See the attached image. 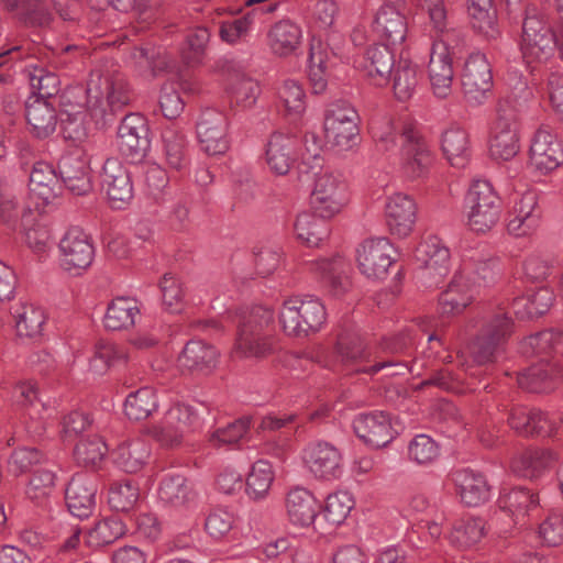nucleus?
Segmentation results:
<instances>
[{
    "label": "nucleus",
    "mask_w": 563,
    "mask_h": 563,
    "mask_svg": "<svg viewBox=\"0 0 563 563\" xmlns=\"http://www.w3.org/2000/svg\"><path fill=\"white\" fill-rule=\"evenodd\" d=\"M427 323L426 318L417 319L397 333L384 338L377 350L367 347L357 333L343 332L334 347L335 361L355 373L374 375L387 371L385 376L407 373L419 376L424 363L419 360L411 362L410 358L422 338L421 333L428 330Z\"/></svg>",
    "instance_id": "nucleus-1"
},
{
    "label": "nucleus",
    "mask_w": 563,
    "mask_h": 563,
    "mask_svg": "<svg viewBox=\"0 0 563 563\" xmlns=\"http://www.w3.org/2000/svg\"><path fill=\"white\" fill-rule=\"evenodd\" d=\"M130 101L126 82L120 74L103 68L91 70L86 87H70L62 97L59 125L63 137L81 143L87 137L86 115L104 120L108 110L115 112Z\"/></svg>",
    "instance_id": "nucleus-2"
},
{
    "label": "nucleus",
    "mask_w": 563,
    "mask_h": 563,
    "mask_svg": "<svg viewBox=\"0 0 563 563\" xmlns=\"http://www.w3.org/2000/svg\"><path fill=\"white\" fill-rule=\"evenodd\" d=\"M500 264L484 247L463 243L460 246V266L446 288L439 296V311L443 316L461 313L481 289L494 286L500 277Z\"/></svg>",
    "instance_id": "nucleus-3"
},
{
    "label": "nucleus",
    "mask_w": 563,
    "mask_h": 563,
    "mask_svg": "<svg viewBox=\"0 0 563 563\" xmlns=\"http://www.w3.org/2000/svg\"><path fill=\"white\" fill-rule=\"evenodd\" d=\"M506 92L497 103L496 120L489 133V155L508 162L520 151L517 120L532 101L533 92L522 73L510 67L505 77Z\"/></svg>",
    "instance_id": "nucleus-4"
},
{
    "label": "nucleus",
    "mask_w": 563,
    "mask_h": 563,
    "mask_svg": "<svg viewBox=\"0 0 563 563\" xmlns=\"http://www.w3.org/2000/svg\"><path fill=\"white\" fill-rule=\"evenodd\" d=\"M379 146L388 151L401 141L399 164L404 175L410 179L424 177L432 163L428 144L420 137L416 128L402 120L387 119L374 131Z\"/></svg>",
    "instance_id": "nucleus-5"
},
{
    "label": "nucleus",
    "mask_w": 563,
    "mask_h": 563,
    "mask_svg": "<svg viewBox=\"0 0 563 563\" xmlns=\"http://www.w3.org/2000/svg\"><path fill=\"white\" fill-rule=\"evenodd\" d=\"M423 5L429 13L433 29L440 34V38L433 41L430 49L429 78L434 95L438 98H446L452 91L454 75L449 52L454 32L449 27L444 0H424Z\"/></svg>",
    "instance_id": "nucleus-6"
},
{
    "label": "nucleus",
    "mask_w": 563,
    "mask_h": 563,
    "mask_svg": "<svg viewBox=\"0 0 563 563\" xmlns=\"http://www.w3.org/2000/svg\"><path fill=\"white\" fill-rule=\"evenodd\" d=\"M562 44L563 40L554 32L550 16L534 7L528 8L519 43L523 62L528 66L545 63L556 48L561 51Z\"/></svg>",
    "instance_id": "nucleus-7"
},
{
    "label": "nucleus",
    "mask_w": 563,
    "mask_h": 563,
    "mask_svg": "<svg viewBox=\"0 0 563 563\" xmlns=\"http://www.w3.org/2000/svg\"><path fill=\"white\" fill-rule=\"evenodd\" d=\"M273 311L262 305L243 307L233 317L238 332L234 353L240 357H262L271 351L265 329L273 321Z\"/></svg>",
    "instance_id": "nucleus-8"
},
{
    "label": "nucleus",
    "mask_w": 563,
    "mask_h": 563,
    "mask_svg": "<svg viewBox=\"0 0 563 563\" xmlns=\"http://www.w3.org/2000/svg\"><path fill=\"white\" fill-rule=\"evenodd\" d=\"M464 213L467 227L476 233L492 230L503 213V200L492 181L474 179L464 198Z\"/></svg>",
    "instance_id": "nucleus-9"
},
{
    "label": "nucleus",
    "mask_w": 563,
    "mask_h": 563,
    "mask_svg": "<svg viewBox=\"0 0 563 563\" xmlns=\"http://www.w3.org/2000/svg\"><path fill=\"white\" fill-rule=\"evenodd\" d=\"M207 404L189 405L175 404L165 413L162 420L152 429L153 437L164 446L180 444L187 432L200 430L210 415Z\"/></svg>",
    "instance_id": "nucleus-10"
},
{
    "label": "nucleus",
    "mask_w": 563,
    "mask_h": 563,
    "mask_svg": "<svg viewBox=\"0 0 563 563\" xmlns=\"http://www.w3.org/2000/svg\"><path fill=\"white\" fill-rule=\"evenodd\" d=\"M327 320V310L313 295L295 296L284 301L279 321L287 335L307 336L318 332Z\"/></svg>",
    "instance_id": "nucleus-11"
},
{
    "label": "nucleus",
    "mask_w": 563,
    "mask_h": 563,
    "mask_svg": "<svg viewBox=\"0 0 563 563\" xmlns=\"http://www.w3.org/2000/svg\"><path fill=\"white\" fill-rule=\"evenodd\" d=\"M512 330V321L504 308L486 311L475 340L468 352L476 364L493 362L503 351L504 344Z\"/></svg>",
    "instance_id": "nucleus-12"
},
{
    "label": "nucleus",
    "mask_w": 563,
    "mask_h": 563,
    "mask_svg": "<svg viewBox=\"0 0 563 563\" xmlns=\"http://www.w3.org/2000/svg\"><path fill=\"white\" fill-rule=\"evenodd\" d=\"M314 177L310 205L321 219H331L340 213L349 201L347 186L339 172L320 169Z\"/></svg>",
    "instance_id": "nucleus-13"
},
{
    "label": "nucleus",
    "mask_w": 563,
    "mask_h": 563,
    "mask_svg": "<svg viewBox=\"0 0 563 563\" xmlns=\"http://www.w3.org/2000/svg\"><path fill=\"white\" fill-rule=\"evenodd\" d=\"M229 117L217 106L201 108L196 119V135L201 150L208 155L224 154L230 146Z\"/></svg>",
    "instance_id": "nucleus-14"
},
{
    "label": "nucleus",
    "mask_w": 563,
    "mask_h": 563,
    "mask_svg": "<svg viewBox=\"0 0 563 563\" xmlns=\"http://www.w3.org/2000/svg\"><path fill=\"white\" fill-rule=\"evenodd\" d=\"M461 84L465 101L471 107L484 104L493 88L492 67L485 54L473 52L465 60Z\"/></svg>",
    "instance_id": "nucleus-15"
},
{
    "label": "nucleus",
    "mask_w": 563,
    "mask_h": 563,
    "mask_svg": "<svg viewBox=\"0 0 563 563\" xmlns=\"http://www.w3.org/2000/svg\"><path fill=\"white\" fill-rule=\"evenodd\" d=\"M358 114L349 104H336L325 115L327 142L336 151H349L357 144Z\"/></svg>",
    "instance_id": "nucleus-16"
},
{
    "label": "nucleus",
    "mask_w": 563,
    "mask_h": 563,
    "mask_svg": "<svg viewBox=\"0 0 563 563\" xmlns=\"http://www.w3.org/2000/svg\"><path fill=\"white\" fill-rule=\"evenodd\" d=\"M396 250L387 238L365 240L356 250L357 267L366 278L384 279L396 261Z\"/></svg>",
    "instance_id": "nucleus-17"
},
{
    "label": "nucleus",
    "mask_w": 563,
    "mask_h": 563,
    "mask_svg": "<svg viewBox=\"0 0 563 563\" xmlns=\"http://www.w3.org/2000/svg\"><path fill=\"white\" fill-rule=\"evenodd\" d=\"M420 278L426 287H438L450 268V251L438 236L424 239L416 249Z\"/></svg>",
    "instance_id": "nucleus-18"
},
{
    "label": "nucleus",
    "mask_w": 563,
    "mask_h": 563,
    "mask_svg": "<svg viewBox=\"0 0 563 563\" xmlns=\"http://www.w3.org/2000/svg\"><path fill=\"white\" fill-rule=\"evenodd\" d=\"M528 168L547 175L563 164V145L548 128H539L530 139Z\"/></svg>",
    "instance_id": "nucleus-19"
},
{
    "label": "nucleus",
    "mask_w": 563,
    "mask_h": 563,
    "mask_svg": "<svg viewBox=\"0 0 563 563\" xmlns=\"http://www.w3.org/2000/svg\"><path fill=\"white\" fill-rule=\"evenodd\" d=\"M60 267L73 275L88 268L95 257L89 236L79 228H70L58 244Z\"/></svg>",
    "instance_id": "nucleus-20"
},
{
    "label": "nucleus",
    "mask_w": 563,
    "mask_h": 563,
    "mask_svg": "<svg viewBox=\"0 0 563 563\" xmlns=\"http://www.w3.org/2000/svg\"><path fill=\"white\" fill-rule=\"evenodd\" d=\"M151 142L145 120L140 114L124 117L118 128V147L132 164H139L145 157Z\"/></svg>",
    "instance_id": "nucleus-21"
},
{
    "label": "nucleus",
    "mask_w": 563,
    "mask_h": 563,
    "mask_svg": "<svg viewBox=\"0 0 563 563\" xmlns=\"http://www.w3.org/2000/svg\"><path fill=\"white\" fill-rule=\"evenodd\" d=\"M101 187L112 209H124L133 198L131 173L118 158L104 161L101 172Z\"/></svg>",
    "instance_id": "nucleus-22"
},
{
    "label": "nucleus",
    "mask_w": 563,
    "mask_h": 563,
    "mask_svg": "<svg viewBox=\"0 0 563 563\" xmlns=\"http://www.w3.org/2000/svg\"><path fill=\"white\" fill-rule=\"evenodd\" d=\"M249 64L244 59H230L225 63V87L232 102L241 108H251L260 95V86L247 74Z\"/></svg>",
    "instance_id": "nucleus-23"
},
{
    "label": "nucleus",
    "mask_w": 563,
    "mask_h": 563,
    "mask_svg": "<svg viewBox=\"0 0 563 563\" xmlns=\"http://www.w3.org/2000/svg\"><path fill=\"white\" fill-rule=\"evenodd\" d=\"M409 509L415 514H420L422 517L412 526L408 534L410 542L415 539L422 542L434 541L442 534V523L445 516L440 511L434 503H431L426 496L417 495L412 497L409 503Z\"/></svg>",
    "instance_id": "nucleus-24"
},
{
    "label": "nucleus",
    "mask_w": 563,
    "mask_h": 563,
    "mask_svg": "<svg viewBox=\"0 0 563 563\" xmlns=\"http://www.w3.org/2000/svg\"><path fill=\"white\" fill-rule=\"evenodd\" d=\"M126 361L128 353L122 346L100 341L91 353L81 350L75 352L73 366L78 371H89L96 375H102L109 367Z\"/></svg>",
    "instance_id": "nucleus-25"
},
{
    "label": "nucleus",
    "mask_w": 563,
    "mask_h": 563,
    "mask_svg": "<svg viewBox=\"0 0 563 563\" xmlns=\"http://www.w3.org/2000/svg\"><path fill=\"white\" fill-rule=\"evenodd\" d=\"M126 361L128 353L122 346L100 341L91 353L81 350L75 352L73 366L78 371H89L96 375H102L109 367Z\"/></svg>",
    "instance_id": "nucleus-26"
},
{
    "label": "nucleus",
    "mask_w": 563,
    "mask_h": 563,
    "mask_svg": "<svg viewBox=\"0 0 563 563\" xmlns=\"http://www.w3.org/2000/svg\"><path fill=\"white\" fill-rule=\"evenodd\" d=\"M353 429L364 443L375 449L386 446L394 439L390 417L384 411L358 413Z\"/></svg>",
    "instance_id": "nucleus-27"
},
{
    "label": "nucleus",
    "mask_w": 563,
    "mask_h": 563,
    "mask_svg": "<svg viewBox=\"0 0 563 563\" xmlns=\"http://www.w3.org/2000/svg\"><path fill=\"white\" fill-rule=\"evenodd\" d=\"M308 267L318 278L321 279L323 287L333 297H340L345 294L351 286L349 278V263L341 256L335 255L331 258H319L308 262Z\"/></svg>",
    "instance_id": "nucleus-28"
},
{
    "label": "nucleus",
    "mask_w": 563,
    "mask_h": 563,
    "mask_svg": "<svg viewBox=\"0 0 563 563\" xmlns=\"http://www.w3.org/2000/svg\"><path fill=\"white\" fill-rule=\"evenodd\" d=\"M302 460L314 477L331 479L341 473V453L331 443L319 441L309 444L303 451Z\"/></svg>",
    "instance_id": "nucleus-29"
},
{
    "label": "nucleus",
    "mask_w": 563,
    "mask_h": 563,
    "mask_svg": "<svg viewBox=\"0 0 563 563\" xmlns=\"http://www.w3.org/2000/svg\"><path fill=\"white\" fill-rule=\"evenodd\" d=\"M563 421L561 413H548L537 409L516 407L509 416L510 427L522 435H550L558 421Z\"/></svg>",
    "instance_id": "nucleus-30"
},
{
    "label": "nucleus",
    "mask_w": 563,
    "mask_h": 563,
    "mask_svg": "<svg viewBox=\"0 0 563 563\" xmlns=\"http://www.w3.org/2000/svg\"><path fill=\"white\" fill-rule=\"evenodd\" d=\"M387 225L393 235L407 238L416 223V203L408 195L396 192L387 198L385 206Z\"/></svg>",
    "instance_id": "nucleus-31"
},
{
    "label": "nucleus",
    "mask_w": 563,
    "mask_h": 563,
    "mask_svg": "<svg viewBox=\"0 0 563 563\" xmlns=\"http://www.w3.org/2000/svg\"><path fill=\"white\" fill-rule=\"evenodd\" d=\"M97 485L93 478L76 475L69 482L65 500L69 512L79 519L88 518L96 506Z\"/></svg>",
    "instance_id": "nucleus-32"
},
{
    "label": "nucleus",
    "mask_w": 563,
    "mask_h": 563,
    "mask_svg": "<svg viewBox=\"0 0 563 563\" xmlns=\"http://www.w3.org/2000/svg\"><path fill=\"white\" fill-rule=\"evenodd\" d=\"M296 137L291 134L276 132L271 135L265 148V161L272 173L277 176L288 174L296 154Z\"/></svg>",
    "instance_id": "nucleus-33"
},
{
    "label": "nucleus",
    "mask_w": 563,
    "mask_h": 563,
    "mask_svg": "<svg viewBox=\"0 0 563 563\" xmlns=\"http://www.w3.org/2000/svg\"><path fill=\"white\" fill-rule=\"evenodd\" d=\"M402 0H387L376 13L375 32L386 41V44H401L407 35V23L397 3Z\"/></svg>",
    "instance_id": "nucleus-34"
},
{
    "label": "nucleus",
    "mask_w": 563,
    "mask_h": 563,
    "mask_svg": "<svg viewBox=\"0 0 563 563\" xmlns=\"http://www.w3.org/2000/svg\"><path fill=\"white\" fill-rule=\"evenodd\" d=\"M130 64L145 78H154L163 71H173L175 62L162 47H134L129 53Z\"/></svg>",
    "instance_id": "nucleus-35"
},
{
    "label": "nucleus",
    "mask_w": 563,
    "mask_h": 563,
    "mask_svg": "<svg viewBox=\"0 0 563 563\" xmlns=\"http://www.w3.org/2000/svg\"><path fill=\"white\" fill-rule=\"evenodd\" d=\"M59 181L74 195H85L91 188L88 161L80 153L62 157L58 165Z\"/></svg>",
    "instance_id": "nucleus-36"
},
{
    "label": "nucleus",
    "mask_w": 563,
    "mask_h": 563,
    "mask_svg": "<svg viewBox=\"0 0 563 563\" xmlns=\"http://www.w3.org/2000/svg\"><path fill=\"white\" fill-rule=\"evenodd\" d=\"M162 153L166 165L176 172H185L190 165V146L185 131L166 126L162 132Z\"/></svg>",
    "instance_id": "nucleus-37"
},
{
    "label": "nucleus",
    "mask_w": 563,
    "mask_h": 563,
    "mask_svg": "<svg viewBox=\"0 0 563 563\" xmlns=\"http://www.w3.org/2000/svg\"><path fill=\"white\" fill-rule=\"evenodd\" d=\"M333 57L334 54L327 43L316 38L311 41L307 71L313 93L325 91Z\"/></svg>",
    "instance_id": "nucleus-38"
},
{
    "label": "nucleus",
    "mask_w": 563,
    "mask_h": 563,
    "mask_svg": "<svg viewBox=\"0 0 563 563\" xmlns=\"http://www.w3.org/2000/svg\"><path fill=\"white\" fill-rule=\"evenodd\" d=\"M12 397L19 406L29 408V417L32 420L38 418L46 421L56 418L58 415L56 400L43 399L38 395L35 384L31 380L20 382L14 387Z\"/></svg>",
    "instance_id": "nucleus-39"
},
{
    "label": "nucleus",
    "mask_w": 563,
    "mask_h": 563,
    "mask_svg": "<svg viewBox=\"0 0 563 563\" xmlns=\"http://www.w3.org/2000/svg\"><path fill=\"white\" fill-rule=\"evenodd\" d=\"M453 481L462 503L468 507H477L490 498V487L481 473L464 468L453 475Z\"/></svg>",
    "instance_id": "nucleus-40"
},
{
    "label": "nucleus",
    "mask_w": 563,
    "mask_h": 563,
    "mask_svg": "<svg viewBox=\"0 0 563 563\" xmlns=\"http://www.w3.org/2000/svg\"><path fill=\"white\" fill-rule=\"evenodd\" d=\"M157 499L164 506L189 508L195 500V493L184 475L169 472L159 481Z\"/></svg>",
    "instance_id": "nucleus-41"
},
{
    "label": "nucleus",
    "mask_w": 563,
    "mask_h": 563,
    "mask_svg": "<svg viewBox=\"0 0 563 563\" xmlns=\"http://www.w3.org/2000/svg\"><path fill=\"white\" fill-rule=\"evenodd\" d=\"M397 63L389 44H376L365 52L363 69L365 75L377 86L390 80V75Z\"/></svg>",
    "instance_id": "nucleus-42"
},
{
    "label": "nucleus",
    "mask_w": 563,
    "mask_h": 563,
    "mask_svg": "<svg viewBox=\"0 0 563 563\" xmlns=\"http://www.w3.org/2000/svg\"><path fill=\"white\" fill-rule=\"evenodd\" d=\"M151 444L142 437L122 441L113 452L115 465L126 473L139 472L151 457Z\"/></svg>",
    "instance_id": "nucleus-43"
},
{
    "label": "nucleus",
    "mask_w": 563,
    "mask_h": 563,
    "mask_svg": "<svg viewBox=\"0 0 563 563\" xmlns=\"http://www.w3.org/2000/svg\"><path fill=\"white\" fill-rule=\"evenodd\" d=\"M59 176L54 167L45 162L33 165L29 176V194L43 203H48L60 190Z\"/></svg>",
    "instance_id": "nucleus-44"
},
{
    "label": "nucleus",
    "mask_w": 563,
    "mask_h": 563,
    "mask_svg": "<svg viewBox=\"0 0 563 563\" xmlns=\"http://www.w3.org/2000/svg\"><path fill=\"white\" fill-rule=\"evenodd\" d=\"M289 520L297 526H310L319 511V504L307 488L297 486L289 490L286 498Z\"/></svg>",
    "instance_id": "nucleus-45"
},
{
    "label": "nucleus",
    "mask_w": 563,
    "mask_h": 563,
    "mask_svg": "<svg viewBox=\"0 0 563 563\" xmlns=\"http://www.w3.org/2000/svg\"><path fill=\"white\" fill-rule=\"evenodd\" d=\"M561 376L559 366L545 358L518 375V385L532 393L551 390Z\"/></svg>",
    "instance_id": "nucleus-46"
},
{
    "label": "nucleus",
    "mask_w": 563,
    "mask_h": 563,
    "mask_svg": "<svg viewBox=\"0 0 563 563\" xmlns=\"http://www.w3.org/2000/svg\"><path fill=\"white\" fill-rule=\"evenodd\" d=\"M25 117L31 133L36 137H47L56 129V111L49 100L29 98L25 106Z\"/></svg>",
    "instance_id": "nucleus-47"
},
{
    "label": "nucleus",
    "mask_w": 563,
    "mask_h": 563,
    "mask_svg": "<svg viewBox=\"0 0 563 563\" xmlns=\"http://www.w3.org/2000/svg\"><path fill=\"white\" fill-rule=\"evenodd\" d=\"M556 461L549 449H529L517 454L511 461V471L525 478H537Z\"/></svg>",
    "instance_id": "nucleus-48"
},
{
    "label": "nucleus",
    "mask_w": 563,
    "mask_h": 563,
    "mask_svg": "<svg viewBox=\"0 0 563 563\" xmlns=\"http://www.w3.org/2000/svg\"><path fill=\"white\" fill-rule=\"evenodd\" d=\"M301 40V27L287 19L275 23L268 33L269 47L274 54L279 56H288L295 53Z\"/></svg>",
    "instance_id": "nucleus-49"
},
{
    "label": "nucleus",
    "mask_w": 563,
    "mask_h": 563,
    "mask_svg": "<svg viewBox=\"0 0 563 563\" xmlns=\"http://www.w3.org/2000/svg\"><path fill=\"white\" fill-rule=\"evenodd\" d=\"M140 307L137 300L132 297H117L108 305L103 318V324L108 330H125L134 325Z\"/></svg>",
    "instance_id": "nucleus-50"
},
{
    "label": "nucleus",
    "mask_w": 563,
    "mask_h": 563,
    "mask_svg": "<svg viewBox=\"0 0 563 563\" xmlns=\"http://www.w3.org/2000/svg\"><path fill=\"white\" fill-rule=\"evenodd\" d=\"M442 151L449 163L457 168L466 165L471 156L467 132L460 125H452L442 135Z\"/></svg>",
    "instance_id": "nucleus-51"
},
{
    "label": "nucleus",
    "mask_w": 563,
    "mask_h": 563,
    "mask_svg": "<svg viewBox=\"0 0 563 563\" xmlns=\"http://www.w3.org/2000/svg\"><path fill=\"white\" fill-rule=\"evenodd\" d=\"M159 406V399L154 388L144 386L131 391L124 401V413L130 420H144L151 417Z\"/></svg>",
    "instance_id": "nucleus-52"
},
{
    "label": "nucleus",
    "mask_w": 563,
    "mask_h": 563,
    "mask_svg": "<svg viewBox=\"0 0 563 563\" xmlns=\"http://www.w3.org/2000/svg\"><path fill=\"white\" fill-rule=\"evenodd\" d=\"M218 358L217 350L201 340H191L178 357L180 367L187 369H211Z\"/></svg>",
    "instance_id": "nucleus-53"
},
{
    "label": "nucleus",
    "mask_w": 563,
    "mask_h": 563,
    "mask_svg": "<svg viewBox=\"0 0 563 563\" xmlns=\"http://www.w3.org/2000/svg\"><path fill=\"white\" fill-rule=\"evenodd\" d=\"M538 504V497L526 487L503 488L498 497L499 508L517 519L523 518Z\"/></svg>",
    "instance_id": "nucleus-54"
},
{
    "label": "nucleus",
    "mask_w": 563,
    "mask_h": 563,
    "mask_svg": "<svg viewBox=\"0 0 563 563\" xmlns=\"http://www.w3.org/2000/svg\"><path fill=\"white\" fill-rule=\"evenodd\" d=\"M390 79L393 80L395 97L399 101H407L418 89V68L409 59L400 58L390 75Z\"/></svg>",
    "instance_id": "nucleus-55"
},
{
    "label": "nucleus",
    "mask_w": 563,
    "mask_h": 563,
    "mask_svg": "<svg viewBox=\"0 0 563 563\" xmlns=\"http://www.w3.org/2000/svg\"><path fill=\"white\" fill-rule=\"evenodd\" d=\"M485 522L481 518H463L451 528L448 540L459 550H465L476 544L484 536Z\"/></svg>",
    "instance_id": "nucleus-56"
},
{
    "label": "nucleus",
    "mask_w": 563,
    "mask_h": 563,
    "mask_svg": "<svg viewBox=\"0 0 563 563\" xmlns=\"http://www.w3.org/2000/svg\"><path fill=\"white\" fill-rule=\"evenodd\" d=\"M553 291L541 287L533 294L514 300L512 312L521 319L533 318L545 313L553 303Z\"/></svg>",
    "instance_id": "nucleus-57"
},
{
    "label": "nucleus",
    "mask_w": 563,
    "mask_h": 563,
    "mask_svg": "<svg viewBox=\"0 0 563 563\" xmlns=\"http://www.w3.org/2000/svg\"><path fill=\"white\" fill-rule=\"evenodd\" d=\"M252 558L261 562L276 560L279 563H302L307 556L303 551H299L288 539L280 538L256 550Z\"/></svg>",
    "instance_id": "nucleus-58"
},
{
    "label": "nucleus",
    "mask_w": 563,
    "mask_h": 563,
    "mask_svg": "<svg viewBox=\"0 0 563 563\" xmlns=\"http://www.w3.org/2000/svg\"><path fill=\"white\" fill-rule=\"evenodd\" d=\"M15 329L19 336L34 338L42 333L45 313L33 303H22L14 309Z\"/></svg>",
    "instance_id": "nucleus-59"
},
{
    "label": "nucleus",
    "mask_w": 563,
    "mask_h": 563,
    "mask_svg": "<svg viewBox=\"0 0 563 563\" xmlns=\"http://www.w3.org/2000/svg\"><path fill=\"white\" fill-rule=\"evenodd\" d=\"M275 474L273 466L265 460L256 461L246 477V494L251 499H264L273 484Z\"/></svg>",
    "instance_id": "nucleus-60"
},
{
    "label": "nucleus",
    "mask_w": 563,
    "mask_h": 563,
    "mask_svg": "<svg viewBox=\"0 0 563 563\" xmlns=\"http://www.w3.org/2000/svg\"><path fill=\"white\" fill-rule=\"evenodd\" d=\"M323 141L313 132H307L301 141V146L296 152L300 161V173H313L323 165Z\"/></svg>",
    "instance_id": "nucleus-61"
},
{
    "label": "nucleus",
    "mask_w": 563,
    "mask_h": 563,
    "mask_svg": "<svg viewBox=\"0 0 563 563\" xmlns=\"http://www.w3.org/2000/svg\"><path fill=\"white\" fill-rule=\"evenodd\" d=\"M468 14L474 29L488 38L498 35L496 26V12L493 9V0H470Z\"/></svg>",
    "instance_id": "nucleus-62"
},
{
    "label": "nucleus",
    "mask_w": 563,
    "mask_h": 563,
    "mask_svg": "<svg viewBox=\"0 0 563 563\" xmlns=\"http://www.w3.org/2000/svg\"><path fill=\"white\" fill-rule=\"evenodd\" d=\"M30 208H24L19 201L13 183L0 180V221L14 227L19 218L25 217Z\"/></svg>",
    "instance_id": "nucleus-63"
},
{
    "label": "nucleus",
    "mask_w": 563,
    "mask_h": 563,
    "mask_svg": "<svg viewBox=\"0 0 563 563\" xmlns=\"http://www.w3.org/2000/svg\"><path fill=\"white\" fill-rule=\"evenodd\" d=\"M294 233L298 241L309 247H314L327 236V230L323 224L308 211L297 214L294 222Z\"/></svg>",
    "instance_id": "nucleus-64"
}]
</instances>
